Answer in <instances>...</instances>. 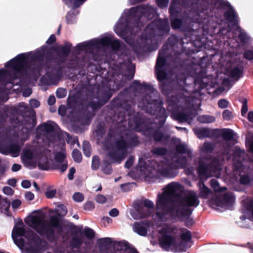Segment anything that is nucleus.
Here are the masks:
<instances>
[{
	"mask_svg": "<svg viewBox=\"0 0 253 253\" xmlns=\"http://www.w3.org/2000/svg\"><path fill=\"white\" fill-rule=\"evenodd\" d=\"M43 51L39 50L35 52L19 54L15 58L5 64L8 71L0 70V83H9L12 84H20V83H14L16 78L24 74H32L36 75L40 70V64L43 58ZM21 82V80L19 81Z\"/></svg>",
	"mask_w": 253,
	"mask_h": 253,
	"instance_id": "nucleus-1",
	"label": "nucleus"
},
{
	"mask_svg": "<svg viewBox=\"0 0 253 253\" xmlns=\"http://www.w3.org/2000/svg\"><path fill=\"white\" fill-rule=\"evenodd\" d=\"M184 187L181 184L173 182L163 188V192L159 193L156 200V214L153 217L157 221H164L169 217H183V212L175 211V208L181 198Z\"/></svg>",
	"mask_w": 253,
	"mask_h": 253,
	"instance_id": "nucleus-2",
	"label": "nucleus"
},
{
	"mask_svg": "<svg viewBox=\"0 0 253 253\" xmlns=\"http://www.w3.org/2000/svg\"><path fill=\"white\" fill-rule=\"evenodd\" d=\"M190 156V152L186 146L180 144L176 147V154L172 157V161L176 165L170 164L167 161L157 163L155 161L144 163L140 159V175L145 178L155 177H171L174 176L173 169L176 168H184L187 164L186 156Z\"/></svg>",
	"mask_w": 253,
	"mask_h": 253,
	"instance_id": "nucleus-3",
	"label": "nucleus"
},
{
	"mask_svg": "<svg viewBox=\"0 0 253 253\" xmlns=\"http://www.w3.org/2000/svg\"><path fill=\"white\" fill-rule=\"evenodd\" d=\"M44 214L36 211L25 219L27 225L47 240L52 242L56 239L55 229L58 228L59 221L57 217L52 216L49 222L44 220Z\"/></svg>",
	"mask_w": 253,
	"mask_h": 253,
	"instance_id": "nucleus-4",
	"label": "nucleus"
},
{
	"mask_svg": "<svg viewBox=\"0 0 253 253\" xmlns=\"http://www.w3.org/2000/svg\"><path fill=\"white\" fill-rule=\"evenodd\" d=\"M12 237L23 253H40L42 243L40 238L33 233L28 238L22 222L14 226Z\"/></svg>",
	"mask_w": 253,
	"mask_h": 253,
	"instance_id": "nucleus-5",
	"label": "nucleus"
},
{
	"mask_svg": "<svg viewBox=\"0 0 253 253\" xmlns=\"http://www.w3.org/2000/svg\"><path fill=\"white\" fill-rule=\"evenodd\" d=\"M213 146L210 143H205L201 148L202 158L199 162L198 172L201 178L215 176L220 169L223 159H215L211 158H204L206 154L210 153Z\"/></svg>",
	"mask_w": 253,
	"mask_h": 253,
	"instance_id": "nucleus-6",
	"label": "nucleus"
},
{
	"mask_svg": "<svg viewBox=\"0 0 253 253\" xmlns=\"http://www.w3.org/2000/svg\"><path fill=\"white\" fill-rule=\"evenodd\" d=\"M37 143L36 151L33 153L30 150H25L21 156L22 162L27 167L34 168L37 165L42 169L48 168V160L51 157V153L43 146Z\"/></svg>",
	"mask_w": 253,
	"mask_h": 253,
	"instance_id": "nucleus-7",
	"label": "nucleus"
},
{
	"mask_svg": "<svg viewBox=\"0 0 253 253\" xmlns=\"http://www.w3.org/2000/svg\"><path fill=\"white\" fill-rule=\"evenodd\" d=\"M159 241L161 246L165 250H169L171 246H176L175 239L171 235H180L181 239L189 241L191 237L190 231L184 228H178L173 225H168L163 227L159 232Z\"/></svg>",
	"mask_w": 253,
	"mask_h": 253,
	"instance_id": "nucleus-8",
	"label": "nucleus"
},
{
	"mask_svg": "<svg viewBox=\"0 0 253 253\" xmlns=\"http://www.w3.org/2000/svg\"><path fill=\"white\" fill-rule=\"evenodd\" d=\"M111 46L113 50H117L121 47V43L118 40L105 37L101 39L94 40L87 42L80 43L77 48L79 50H87L100 46Z\"/></svg>",
	"mask_w": 253,
	"mask_h": 253,
	"instance_id": "nucleus-9",
	"label": "nucleus"
},
{
	"mask_svg": "<svg viewBox=\"0 0 253 253\" xmlns=\"http://www.w3.org/2000/svg\"><path fill=\"white\" fill-rule=\"evenodd\" d=\"M211 185L216 192V197L211 199V203L217 206L222 207L224 205L231 203L234 200V196L231 193L223 194L221 192L226 190V187L220 188L219 183L216 179H212Z\"/></svg>",
	"mask_w": 253,
	"mask_h": 253,
	"instance_id": "nucleus-10",
	"label": "nucleus"
},
{
	"mask_svg": "<svg viewBox=\"0 0 253 253\" xmlns=\"http://www.w3.org/2000/svg\"><path fill=\"white\" fill-rule=\"evenodd\" d=\"M200 204V201L197 196V193L194 191H189L181 198L175 208V211L178 210L179 212H183V215L188 211L187 209L189 207H196Z\"/></svg>",
	"mask_w": 253,
	"mask_h": 253,
	"instance_id": "nucleus-11",
	"label": "nucleus"
},
{
	"mask_svg": "<svg viewBox=\"0 0 253 253\" xmlns=\"http://www.w3.org/2000/svg\"><path fill=\"white\" fill-rule=\"evenodd\" d=\"M155 13V9L153 7L146 5L138 6L125 11L127 19H136L140 17L143 20L145 18H151Z\"/></svg>",
	"mask_w": 253,
	"mask_h": 253,
	"instance_id": "nucleus-12",
	"label": "nucleus"
},
{
	"mask_svg": "<svg viewBox=\"0 0 253 253\" xmlns=\"http://www.w3.org/2000/svg\"><path fill=\"white\" fill-rule=\"evenodd\" d=\"M127 146L126 141L121 138L116 142L115 146L111 149H109V157L113 162L120 163L126 155V148Z\"/></svg>",
	"mask_w": 253,
	"mask_h": 253,
	"instance_id": "nucleus-13",
	"label": "nucleus"
},
{
	"mask_svg": "<svg viewBox=\"0 0 253 253\" xmlns=\"http://www.w3.org/2000/svg\"><path fill=\"white\" fill-rule=\"evenodd\" d=\"M53 129V125L51 124L44 123L39 126L36 129L37 143H41V140L44 139L43 137L48 138Z\"/></svg>",
	"mask_w": 253,
	"mask_h": 253,
	"instance_id": "nucleus-14",
	"label": "nucleus"
},
{
	"mask_svg": "<svg viewBox=\"0 0 253 253\" xmlns=\"http://www.w3.org/2000/svg\"><path fill=\"white\" fill-rule=\"evenodd\" d=\"M168 26V20L162 21L157 20L152 22L145 29L146 32L149 33L150 36L153 33L156 32L158 30H162Z\"/></svg>",
	"mask_w": 253,
	"mask_h": 253,
	"instance_id": "nucleus-15",
	"label": "nucleus"
},
{
	"mask_svg": "<svg viewBox=\"0 0 253 253\" xmlns=\"http://www.w3.org/2000/svg\"><path fill=\"white\" fill-rule=\"evenodd\" d=\"M165 63V60L164 58V55L162 52L160 51L156 66V72L157 78L160 81L164 80L166 76L165 72L162 70V68L164 65Z\"/></svg>",
	"mask_w": 253,
	"mask_h": 253,
	"instance_id": "nucleus-16",
	"label": "nucleus"
},
{
	"mask_svg": "<svg viewBox=\"0 0 253 253\" xmlns=\"http://www.w3.org/2000/svg\"><path fill=\"white\" fill-rule=\"evenodd\" d=\"M195 117L192 114H186L185 111L180 112L176 111H173L171 114V117L180 122H187L191 124L193 118Z\"/></svg>",
	"mask_w": 253,
	"mask_h": 253,
	"instance_id": "nucleus-17",
	"label": "nucleus"
},
{
	"mask_svg": "<svg viewBox=\"0 0 253 253\" xmlns=\"http://www.w3.org/2000/svg\"><path fill=\"white\" fill-rule=\"evenodd\" d=\"M243 68L236 64H233L227 70L228 75L232 78L239 79L242 76Z\"/></svg>",
	"mask_w": 253,
	"mask_h": 253,
	"instance_id": "nucleus-18",
	"label": "nucleus"
},
{
	"mask_svg": "<svg viewBox=\"0 0 253 253\" xmlns=\"http://www.w3.org/2000/svg\"><path fill=\"white\" fill-rule=\"evenodd\" d=\"M20 148L17 145H11L7 147H1L0 152L4 155L10 154L12 157H15L18 156Z\"/></svg>",
	"mask_w": 253,
	"mask_h": 253,
	"instance_id": "nucleus-19",
	"label": "nucleus"
},
{
	"mask_svg": "<svg viewBox=\"0 0 253 253\" xmlns=\"http://www.w3.org/2000/svg\"><path fill=\"white\" fill-rule=\"evenodd\" d=\"M199 189V196L201 198L207 199L211 194V190L207 187L202 181H199L198 184Z\"/></svg>",
	"mask_w": 253,
	"mask_h": 253,
	"instance_id": "nucleus-20",
	"label": "nucleus"
},
{
	"mask_svg": "<svg viewBox=\"0 0 253 253\" xmlns=\"http://www.w3.org/2000/svg\"><path fill=\"white\" fill-rule=\"evenodd\" d=\"M36 125V122L34 116L28 117L24 119L22 125L24 126L28 133L30 132L31 129L33 128Z\"/></svg>",
	"mask_w": 253,
	"mask_h": 253,
	"instance_id": "nucleus-21",
	"label": "nucleus"
},
{
	"mask_svg": "<svg viewBox=\"0 0 253 253\" xmlns=\"http://www.w3.org/2000/svg\"><path fill=\"white\" fill-rule=\"evenodd\" d=\"M225 18L233 24L235 25L237 22V15L232 7H229V9L225 13Z\"/></svg>",
	"mask_w": 253,
	"mask_h": 253,
	"instance_id": "nucleus-22",
	"label": "nucleus"
},
{
	"mask_svg": "<svg viewBox=\"0 0 253 253\" xmlns=\"http://www.w3.org/2000/svg\"><path fill=\"white\" fill-rule=\"evenodd\" d=\"M10 202H7L5 199H0V210L8 216L10 215L8 212Z\"/></svg>",
	"mask_w": 253,
	"mask_h": 253,
	"instance_id": "nucleus-23",
	"label": "nucleus"
},
{
	"mask_svg": "<svg viewBox=\"0 0 253 253\" xmlns=\"http://www.w3.org/2000/svg\"><path fill=\"white\" fill-rule=\"evenodd\" d=\"M46 76L53 84L56 83L60 78V75L57 73V71L55 69L52 70L51 73L48 71L47 72Z\"/></svg>",
	"mask_w": 253,
	"mask_h": 253,
	"instance_id": "nucleus-24",
	"label": "nucleus"
},
{
	"mask_svg": "<svg viewBox=\"0 0 253 253\" xmlns=\"http://www.w3.org/2000/svg\"><path fill=\"white\" fill-rule=\"evenodd\" d=\"M133 230L135 232L142 236L145 235L147 233L146 228L144 227L143 225L137 222L134 224Z\"/></svg>",
	"mask_w": 253,
	"mask_h": 253,
	"instance_id": "nucleus-25",
	"label": "nucleus"
},
{
	"mask_svg": "<svg viewBox=\"0 0 253 253\" xmlns=\"http://www.w3.org/2000/svg\"><path fill=\"white\" fill-rule=\"evenodd\" d=\"M198 120L201 123H211L215 121V118L211 115H202L198 117Z\"/></svg>",
	"mask_w": 253,
	"mask_h": 253,
	"instance_id": "nucleus-26",
	"label": "nucleus"
},
{
	"mask_svg": "<svg viewBox=\"0 0 253 253\" xmlns=\"http://www.w3.org/2000/svg\"><path fill=\"white\" fill-rule=\"evenodd\" d=\"M194 131L199 138L207 137L210 134L209 130L206 128H196L194 129Z\"/></svg>",
	"mask_w": 253,
	"mask_h": 253,
	"instance_id": "nucleus-27",
	"label": "nucleus"
},
{
	"mask_svg": "<svg viewBox=\"0 0 253 253\" xmlns=\"http://www.w3.org/2000/svg\"><path fill=\"white\" fill-rule=\"evenodd\" d=\"M222 137L226 140H230L233 138V131L230 129H225L221 130Z\"/></svg>",
	"mask_w": 253,
	"mask_h": 253,
	"instance_id": "nucleus-28",
	"label": "nucleus"
},
{
	"mask_svg": "<svg viewBox=\"0 0 253 253\" xmlns=\"http://www.w3.org/2000/svg\"><path fill=\"white\" fill-rule=\"evenodd\" d=\"M112 240L110 238H104L101 239L99 241L100 248H108L111 243Z\"/></svg>",
	"mask_w": 253,
	"mask_h": 253,
	"instance_id": "nucleus-29",
	"label": "nucleus"
},
{
	"mask_svg": "<svg viewBox=\"0 0 253 253\" xmlns=\"http://www.w3.org/2000/svg\"><path fill=\"white\" fill-rule=\"evenodd\" d=\"M130 213L134 219H139L144 218V215H142L143 214H141L138 207L137 209L131 210L130 211Z\"/></svg>",
	"mask_w": 253,
	"mask_h": 253,
	"instance_id": "nucleus-30",
	"label": "nucleus"
},
{
	"mask_svg": "<svg viewBox=\"0 0 253 253\" xmlns=\"http://www.w3.org/2000/svg\"><path fill=\"white\" fill-rule=\"evenodd\" d=\"M66 155L65 151L63 149L61 152L56 153L55 156L56 162L59 163L63 162V161H66Z\"/></svg>",
	"mask_w": 253,
	"mask_h": 253,
	"instance_id": "nucleus-31",
	"label": "nucleus"
},
{
	"mask_svg": "<svg viewBox=\"0 0 253 253\" xmlns=\"http://www.w3.org/2000/svg\"><path fill=\"white\" fill-rule=\"evenodd\" d=\"M138 207L140 209L141 214H143L142 215H144V218L148 217L153 212L152 211L149 210V209L145 208L144 206L141 204L138 206Z\"/></svg>",
	"mask_w": 253,
	"mask_h": 253,
	"instance_id": "nucleus-32",
	"label": "nucleus"
},
{
	"mask_svg": "<svg viewBox=\"0 0 253 253\" xmlns=\"http://www.w3.org/2000/svg\"><path fill=\"white\" fill-rule=\"evenodd\" d=\"M83 149L84 155L87 157H90L91 155L90 146L88 142H84Z\"/></svg>",
	"mask_w": 253,
	"mask_h": 253,
	"instance_id": "nucleus-33",
	"label": "nucleus"
},
{
	"mask_svg": "<svg viewBox=\"0 0 253 253\" xmlns=\"http://www.w3.org/2000/svg\"><path fill=\"white\" fill-rule=\"evenodd\" d=\"M72 156L75 161L78 163L81 162L82 156L81 152L77 149H74L72 152Z\"/></svg>",
	"mask_w": 253,
	"mask_h": 253,
	"instance_id": "nucleus-34",
	"label": "nucleus"
},
{
	"mask_svg": "<svg viewBox=\"0 0 253 253\" xmlns=\"http://www.w3.org/2000/svg\"><path fill=\"white\" fill-rule=\"evenodd\" d=\"M141 205L144 206L145 208L149 209V210L152 211H154V204L152 201L148 199H146L143 201Z\"/></svg>",
	"mask_w": 253,
	"mask_h": 253,
	"instance_id": "nucleus-35",
	"label": "nucleus"
},
{
	"mask_svg": "<svg viewBox=\"0 0 253 253\" xmlns=\"http://www.w3.org/2000/svg\"><path fill=\"white\" fill-rule=\"evenodd\" d=\"M84 233L88 239H92L94 237V232L93 230L89 228H84Z\"/></svg>",
	"mask_w": 253,
	"mask_h": 253,
	"instance_id": "nucleus-36",
	"label": "nucleus"
},
{
	"mask_svg": "<svg viewBox=\"0 0 253 253\" xmlns=\"http://www.w3.org/2000/svg\"><path fill=\"white\" fill-rule=\"evenodd\" d=\"M57 167L58 169L63 172L67 169L68 163L66 161H63V162L58 163Z\"/></svg>",
	"mask_w": 253,
	"mask_h": 253,
	"instance_id": "nucleus-37",
	"label": "nucleus"
},
{
	"mask_svg": "<svg viewBox=\"0 0 253 253\" xmlns=\"http://www.w3.org/2000/svg\"><path fill=\"white\" fill-rule=\"evenodd\" d=\"M57 211L60 215L63 216L65 215L67 212L66 207L63 205H59L58 206Z\"/></svg>",
	"mask_w": 253,
	"mask_h": 253,
	"instance_id": "nucleus-38",
	"label": "nucleus"
},
{
	"mask_svg": "<svg viewBox=\"0 0 253 253\" xmlns=\"http://www.w3.org/2000/svg\"><path fill=\"white\" fill-rule=\"evenodd\" d=\"M56 193V190L55 189H48L45 192V196L48 198H53Z\"/></svg>",
	"mask_w": 253,
	"mask_h": 253,
	"instance_id": "nucleus-39",
	"label": "nucleus"
},
{
	"mask_svg": "<svg viewBox=\"0 0 253 253\" xmlns=\"http://www.w3.org/2000/svg\"><path fill=\"white\" fill-rule=\"evenodd\" d=\"M166 150L163 148H157L153 149L152 152L157 155H164L166 153Z\"/></svg>",
	"mask_w": 253,
	"mask_h": 253,
	"instance_id": "nucleus-40",
	"label": "nucleus"
},
{
	"mask_svg": "<svg viewBox=\"0 0 253 253\" xmlns=\"http://www.w3.org/2000/svg\"><path fill=\"white\" fill-rule=\"evenodd\" d=\"M66 90L62 88H58L56 91V96L59 98L64 97L66 95Z\"/></svg>",
	"mask_w": 253,
	"mask_h": 253,
	"instance_id": "nucleus-41",
	"label": "nucleus"
},
{
	"mask_svg": "<svg viewBox=\"0 0 253 253\" xmlns=\"http://www.w3.org/2000/svg\"><path fill=\"white\" fill-rule=\"evenodd\" d=\"M99 159L97 156H94L92 158V168L94 169H96L99 167Z\"/></svg>",
	"mask_w": 253,
	"mask_h": 253,
	"instance_id": "nucleus-42",
	"label": "nucleus"
},
{
	"mask_svg": "<svg viewBox=\"0 0 253 253\" xmlns=\"http://www.w3.org/2000/svg\"><path fill=\"white\" fill-rule=\"evenodd\" d=\"M82 241L81 239L78 238H74L72 242V245L75 248H79L82 244Z\"/></svg>",
	"mask_w": 253,
	"mask_h": 253,
	"instance_id": "nucleus-43",
	"label": "nucleus"
},
{
	"mask_svg": "<svg viewBox=\"0 0 253 253\" xmlns=\"http://www.w3.org/2000/svg\"><path fill=\"white\" fill-rule=\"evenodd\" d=\"M223 117L225 120H230L233 118L232 113L228 110H225L223 112Z\"/></svg>",
	"mask_w": 253,
	"mask_h": 253,
	"instance_id": "nucleus-44",
	"label": "nucleus"
},
{
	"mask_svg": "<svg viewBox=\"0 0 253 253\" xmlns=\"http://www.w3.org/2000/svg\"><path fill=\"white\" fill-rule=\"evenodd\" d=\"M73 199L76 202H82L84 200V196L80 193H75L73 196Z\"/></svg>",
	"mask_w": 253,
	"mask_h": 253,
	"instance_id": "nucleus-45",
	"label": "nucleus"
},
{
	"mask_svg": "<svg viewBox=\"0 0 253 253\" xmlns=\"http://www.w3.org/2000/svg\"><path fill=\"white\" fill-rule=\"evenodd\" d=\"M95 201L96 202L99 203V204H103L106 201V197L101 194L98 195L95 197Z\"/></svg>",
	"mask_w": 253,
	"mask_h": 253,
	"instance_id": "nucleus-46",
	"label": "nucleus"
},
{
	"mask_svg": "<svg viewBox=\"0 0 253 253\" xmlns=\"http://www.w3.org/2000/svg\"><path fill=\"white\" fill-rule=\"evenodd\" d=\"M181 24V21L178 19H174L171 22V26L174 29L179 28Z\"/></svg>",
	"mask_w": 253,
	"mask_h": 253,
	"instance_id": "nucleus-47",
	"label": "nucleus"
},
{
	"mask_svg": "<svg viewBox=\"0 0 253 253\" xmlns=\"http://www.w3.org/2000/svg\"><path fill=\"white\" fill-rule=\"evenodd\" d=\"M218 104L220 108L223 109L228 106V102L226 100L222 99L218 101Z\"/></svg>",
	"mask_w": 253,
	"mask_h": 253,
	"instance_id": "nucleus-48",
	"label": "nucleus"
},
{
	"mask_svg": "<svg viewBox=\"0 0 253 253\" xmlns=\"http://www.w3.org/2000/svg\"><path fill=\"white\" fill-rule=\"evenodd\" d=\"M244 57L248 60H253V51L248 50L244 53Z\"/></svg>",
	"mask_w": 253,
	"mask_h": 253,
	"instance_id": "nucleus-49",
	"label": "nucleus"
},
{
	"mask_svg": "<svg viewBox=\"0 0 253 253\" xmlns=\"http://www.w3.org/2000/svg\"><path fill=\"white\" fill-rule=\"evenodd\" d=\"M21 204V202L19 200H13L11 203V206L13 209H16L18 208Z\"/></svg>",
	"mask_w": 253,
	"mask_h": 253,
	"instance_id": "nucleus-50",
	"label": "nucleus"
},
{
	"mask_svg": "<svg viewBox=\"0 0 253 253\" xmlns=\"http://www.w3.org/2000/svg\"><path fill=\"white\" fill-rule=\"evenodd\" d=\"M250 181V178L248 175H242L240 178V181L242 184H247Z\"/></svg>",
	"mask_w": 253,
	"mask_h": 253,
	"instance_id": "nucleus-51",
	"label": "nucleus"
},
{
	"mask_svg": "<svg viewBox=\"0 0 253 253\" xmlns=\"http://www.w3.org/2000/svg\"><path fill=\"white\" fill-rule=\"evenodd\" d=\"M158 5L161 7H166L167 6L169 0H156Z\"/></svg>",
	"mask_w": 253,
	"mask_h": 253,
	"instance_id": "nucleus-52",
	"label": "nucleus"
},
{
	"mask_svg": "<svg viewBox=\"0 0 253 253\" xmlns=\"http://www.w3.org/2000/svg\"><path fill=\"white\" fill-rule=\"evenodd\" d=\"M71 45L70 44H67L65 46L62 48V52L63 54L66 55L69 54L70 51Z\"/></svg>",
	"mask_w": 253,
	"mask_h": 253,
	"instance_id": "nucleus-53",
	"label": "nucleus"
},
{
	"mask_svg": "<svg viewBox=\"0 0 253 253\" xmlns=\"http://www.w3.org/2000/svg\"><path fill=\"white\" fill-rule=\"evenodd\" d=\"M234 165L235 171H236L237 172L238 171L240 172L241 171L243 170L242 164L240 162H238L237 164H235V163H234Z\"/></svg>",
	"mask_w": 253,
	"mask_h": 253,
	"instance_id": "nucleus-54",
	"label": "nucleus"
},
{
	"mask_svg": "<svg viewBox=\"0 0 253 253\" xmlns=\"http://www.w3.org/2000/svg\"><path fill=\"white\" fill-rule=\"evenodd\" d=\"M30 104L32 107L37 108L39 106L40 102L36 99H31L30 100Z\"/></svg>",
	"mask_w": 253,
	"mask_h": 253,
	"instance_id": "nucleus-55",
	"label": "nucleus"
},
{
	"mask_svg": "<svg viewBox=\"0 0 253 253\" xmlns=\"http://www.w3.org/2000/svg\"><path fill=\"white\" fill-rule=\"evenodd\" d=\"M134 161V158L131 157L128 159L125 163V167L126 168H129L132 165Z\"/></svg>",
	"mask_w": 253,
	"mask_h": 253,
	"instance_id": "nucleus-56",
	"label": "nucleus"
},
{
	"mask_svg": "<svg viewBox=\"0 0 253 253\" xmlns=\"http://www.w3.org/2000/svg\"><path fill=\"white\" fill-rule=\"evenodd\" d=\"M119 213V211L116 208L112 209L109 212V214L112 217H116Z\"/></svg>",
	"mask_w": 253,
	"mask_h": 253,
	"instance_id": "nucleus-57",
	"label": "nucleus"
},
{
	"mask_svg": "<svg viewBox=\"0 0 253 253\" xmlns=\"http://www.w3.org/2000/svg\"><path fill=\"white\" fill-rule=\"evenodd\" d=\"M3 191L4 194L8 195H12L13 193V190L9 187H4L3 188Z\"/></svg>",
	"mask_w": 253,
	"mask_h": 253,
	"instance_id": "nucleus-58",
	"label": "nucleus"
},
{
	"mask_svg": "<svg viewBox=\"0 0 253 253\" xmlns=\"http://www.w3.org/2000/svg\"><path fill=\"white\" fill-rule=\"evenodd\" d=\"M248 106L247 104L246 101L244 102L243 104L242 110H241V113L242 116H245V115L246 114V113L248 111Z\"/></svg>",
	"mask_w": 253,
	"mask_h": 253,
	"instance_id": "nucleus-59",
	"label": "nucleus"
},
{
	"mask_svg": "<svg viewBox=\"0 0 253 253\" xmlns=\"http://www.w3.org/2000/svg\"><path fill=\"white\" fill-rule=\"evenodd\" d=\"M25 197L26 200L31 201L34 199L35 196L33 193L27 192L25 193Z\"/></svg>",
	"mask_w": 253,
	"mask_h": 253,
	"instance_id": "nucleus-60",
	"label": "nucleus"
},
{
	"mask_svg": "<svg viewBox=\"0 0 253 253\" xmlns=\"http://www.w3.org/2000/svg\"><path fill=\"white\" fill-rule=\"evenodd\" d=\"M94 209V205L92 202H87L84 205V209L85 210H92Z\"/></svg>",
	"mask_w": 253,
	"mask_h": 253,
	"instance_id": "nucleus-61",
	"label": "nucleus"
},
{
	"mask_svg": "<svg viewBox=\"0 0 253 253\" xmlns=\"http://www.w3.org/2000/svg\"><path fill=\"white\" fill-rule=\"evenodd\" d=\"M22 186L24 188H28L31 186V183L29 180H23L21 183Z\"/></svg>",
	"mask_w": 253,
	"mask_h": 253,
	"instance_id": "nucleus-62",
	"label": "nucleus"
},
{
	"mask_svg": "<svg viewBox=\"0 0 253 253\" xmlns=\"http://www.w3.org/2000/svg\"><path fill=\"white\" fill-rule=\"evenodd\" d=\"M76 170H75V168H70V170H69V173L68 174V178L70 180H72L73 179V175L75 173Z\"/></svg>",
	"mask_w": 253,
	"mask_h": 253,
	"instance_id": "nucleus-63",
	"label": "nucleus"
},
{
	"mask_svg": "<svg viewBox=\"0 0 253 253\" xmlns=\"http://www.w3.org/2000/svg\"><path fill=\"white\" fill-rule=\"evenodd\" d=\"M103 171L104 173L109 174L111 173L112 169L110 165L107 166L105 168L103 169Z\"/></svg>",
	"mask_w": 253,
	"mask_h": 253,
	"instance_id": "nucleus-64",
	"label": "nucleus"
}]
</instances>
